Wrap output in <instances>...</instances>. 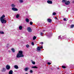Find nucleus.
I'll list each match as a JSON object with an SVG mask.
<instances>
[{
  "label": "nucleus",
  "mask_w": 74,
  "mask_h": 74,
  "mask_svg": "<svg viewBox=\"0 0 74 74\" xmlns=\"http://www.w3.org/2000/svg\"><path fill=\"white\" fill-rule=\"evenodd\" d=\"M19 29L20 30H22V26H20L19 27Z\"/></svg>",
  "instance_id": "obj_19"
},
{
  "label": "nucleus",
  "mask_w": 74,
  "mask_h": 74,
  "mask_svg": "<svg viewBox=\"0 0 74 74\" xmlns=\"http://www.w3.org/2000/svg\"><path fill=\"white\" fill-rule=\"evenodd\" d=\"M11 50L12 51V52H13L14 53V52H15V49H14V48H12L11 49Z\"/></svg>",
  "instance_id": "obj_16"
},
{
  "label": "nucleus",
  "mask_w": 74,
  "mask_h": 74,
  "mask_svg": "<svg viewBox=\"0 0 74 74\" xmlns=\"http://www.w3.org/2000/svg\"><path fill=\"white\" fill-rule=\"evenodd\" d=\"M14 67L16 69H18V66L16 65L14 66Z\"/></svg>",
  "instance_id": "obj_12"
},
{
  "label": "nucleus",
  "mask_w": 74,
  "mask_h": 74,
  "mask_svg": "<svg viewBox=\"0 0 74 74\" xmlns=\"http://www.w3.org/2000/svg\"><path fill=\"white\" fill-rule=\"evenodd\" d=\"M5 71H6V69H5V68H2L1 70V71H2V72H5Z\"/></svg>",
  "instance_id": "obj_8"
},
{
  "label": "nucleus",
  "mask_w": 74,
  "mask_h": 74,
  "mask_svg": "<svg viewBox=\"0 0 74 74\" xmlns=\"http://www.w3.org/2000/svg\"><path fill=\"white\" fill-rule=\"evenodd\" d=\"M27 30L29 32H32V29L30 27H28L27 28Z\"/></svg>",
  "instance_id": "obj_6"
},
{
  "label": "nucleus",
  "mask_w": 74,
  "mask_h": 74,
  "mask_svg": "<svg viewBox=\"0 0 74 74\" xmlns=\"http://www.w3.org/2000/svg\"><path fill=\"white\" fill-rule=\"evenodd\" d=\"M11 7H12V8H14L15 7V5H14V4H12L11 5Z\"/></svg>",
  "instance_id": "obj_15"
},
{
  "label": "nucleus",
  "mask_w": 74,
  "mask_h": 74,
  "mask_svg": "<svg viewBox=\"0 0 74 74\" xmlns=\"http://www.w3.org/2000/svg\"><path fill=\"white\" fill-rule=\"evenodd\" d=\"M19 14H17L16 15V18H19Z\"/></svg>",
  "instance_id": "obj_21"
},
{
  "label": "nucleus",
  "mask_w": 74,
  "mask_h": 74,
  "mask_svg": "<svg viewBox=\"0 0 74 74\" xmlns=\"http://www.w3.org/2000/svg\"><path fill=\"white\" fill-rule=\"evenodd\" d=\"M0 34H4V32L2 31H0Z\"/></svg>",
  "instance_id": "obj_17"
},
{
  "label": "nucleus",
  "mask_w": 74,
  "mask_h": 74,
  "mask_svg": "<svg viewBox=\"0 0 74 74\" xmlns=\"http://www.w3.org/2000/svg\"><path fill=\"white\" fill-rule=\"evenodd\" d=\"M4 19V20H5V18Z\"/></svg>",
  "instance_id": "obj_39"
},
{
  "label": "nucleus",
  "mask_w": 74,
  "mask_h": 74,
  "mask_svg": "<svg viewBox=\"0 0 74 74\" xmlns=\"http://www.w3.org/2000/svg\"><path fill=\"white\" fill-rule=\"evenodd\" d=\"M29 72L30 73H33V71L30 70Z\"/></svg>",
  "instance_id": "obj_30"
},
{
  "label": "nucleus",
  "mask_w": 74,
  "mask_h": 74,
  "mask_svg": "<svg viewBox=\"0 0 74 74\" xmlns=\"http://www.w3.org/2000/svg\"><path fill=\"white\" fill-rule=\"evenodd\" d=\"M43 48V47L42 46L40 47V49L41 48V49H42V48Z\"/></svg>",
  "instance_id": "obj_35"
},
{
  "label": "nucleus",
  "mask_w": 74,
  "mask_h": 74,
  "mask_svg": "<svg viewBox=\"0 0 74 74\" xmlns=\"http://www.w3.org/2000/svg\"><path fill=\"white\" fill-rule=\"evenodd\" d=\"M37 66H33L32 67V69H37Z\"/></svg>",
  "instance_id": "obj_14"
},
{
  "label": "nucleus",
  "mask_w": 74,
  "mask_h": 74,
  "mask_svg": "<svg viewBox=\"0 0 74 74\" xmlns=\"http://www.w3.org/2000/svg\"><path fill=\"white\" fill-rule=\"evenodd\" d=\"M56 13L55 12H53V15H56Z\"/></svg>",
  "instance_id": "obj_27"
},
{
  "label": "nucleus",
  "mask_w": 74,
  "mask_h": 74,
  "mask_svg": "<svg viewBox=\"0 0 74 74\" xmlns=\"http://www.w3.org/2000/svg\"><path fill=\"white\" fill-rule=\"evenodd\" d=\"M30 24L31 25H32L33 24V23H32V22L31 21L30 23Z\"/></svg>",
  "instance_id": "obj_29"
},
{
  "label": "nucleus",
  "mask_w": 74,
  "mask_h": 74,
  "mask_svg": "<svg viewBox=\"0 0 74 74\" xmlns=\"http://www.w3.org/2000/svg\"><path fill=\"white\" fill-rule=\"evenodd\" d=\"M32 63L33 64H36V63L34 61H33L32 62Z\"/></svg>",
  "instance_id": "obj_28"
},
{
  "label": "nucleus",
  "mask_w": 74,
  "mask_h": 74,
  "mask_svg": "<svg viewBox=\"0 0 74 74\" xmlns=\"http://www.w3.org/2000/svg\"><path fill=\"white\" fill-rule=\"evenodd\" d=\"M36 36H34L33 37V40H36Z\"/></svg>",
  "instance_id": "obj_20"
},
{
  "label": "nucleus",
  "mask_w": 74,
  "mask_h": 74,
  "mask_svg": "<svg viewBox=\"0 0 74 74\" xmlns=\"http://www.w3.org/2000/svg\"><path fill=\"white\" fill-rule=\"evenodd\" d=\"M70 3V1H68L65 2V4L66 5H69Z\"/></svg>",
  "instance_id": "obj_5"
},
{
  "label": "nucleus",
  "mask_w": 74,
  "mask_h": 74,
  "mask_svg": "<svg viewBox=\"0 0 74 74\" xmlns=\"http://www.w3.org/2000/svg\"><path fill=\"white\" fill-rule=\"evenodd\" d=\"M62 68H63V69H66V66H62Z\"/></svg>",
  "instance_id": "obj_26"
},
{
  "label": "nucleus",
  "mask_w": 74,
  "mask_h": 74,
  "mask_svg": "<svg viewBox=\"0 0 74 74\" xmlns=\"http://www.w3.org/2000/svg\"><path fill=\"white\" fill-rule=\"evenodd\" d=\"M26 47H27V48H29L30 47V46H29V45H26Z\"/></svg>",
  "instance_id": "obj_23"
},
{
  "label": "nucleus",
  "mask_w": 74,
  "mask_h": 74,
  "mask_svg": "<svg viewBox=\"0 0 74 74\" xmlns=\"http://www.w3.org/2000/svg\"><path fill=\"white\" fill-rule=\"evenodd\" d=\"M74 27V25H71V28H73V27Z\"/></svg>",
  "instance_id": "obj_24"
},
{
  "label": "nucleus",
  "mask_w": 74,
  "mask_h": 74,
  "mask_svg": "<svg viewBox=\"0 0 74 74\" xmlns=\"http://www.w3.org/2000/svg\"><path fill=\"white\" fill-rule=\"evenodd\" d=\"M48 21L49 22H50V23H51V22H52V20H51L49 18H48Z\"/></svg>",
  "instance_id": "obj_13"
},
{
  "label": "nucleus",
  "mask_w": 74,
  "mask_h": 74,
  "mask_svg": "<svg viewBox=\"0 0 74 74\" xmlns=\"http://www.w3.org/2000/svg\"><path fill=\"white\" fill-rule=\"evenodd\" d=\"M55 19H57V18H56V17H55Z\"/></svg>",
  "instance_id": "obj_36"
},
{
  "label": "nucleus",
  "mask_w": 74,
  "mask_h": 74,
  "mask_svg": "<svg viewBox=\"0 0 74 74\" xmlns=\"http://www.w3.org/2000/svg\"><path fill=\"white\" fill-rule=\"evenodd\" d=\"M19 1L20 3H23V1L22 0H19Z\"/></svg>",
  "instance_id": "obj_22"
},
{
  "label": "nucleus",
  "mask_w": 74,
  "mask_h": 74,
  "mask_svg": "<svg viewBox=\"0 0 74 74\" xmlns=\"http://www.w3.org/2000/svg\"><path fill=\"white\" fill-rule=\"evenodd\" d=\"M47 64H49V65H50V64H51V63L50 62H47Z\"/></svg>",
  "instance_id": "obj_34"
},
{
  "label": "nucleus",
  "mask_w": 74,
  "mask_h": 74,
  "mask_svg": "<svg viewBox=\"0 0 74 74\" xmlns=\"http://www.w3.org/2000/svg\"><path fill=\"white\" fill-rule=\"evenodd\" d=\"M29 69V68L28 67H26V68L24 69V71H27V70H28Z\"/></svg>",
  "instance_id": "obj_11"
},
{
  "label": "nucleus",
  "mask_w": 74,
  "mask_h": 74,
  "mask_svg": "<svg viewBox=\"0 0 74 74\" xmlns=\"http://www.w3.org/2000/svg\"><path fill=\"white\" fill-rule=\"evenodd\" d=\"M13 73V71L12 70H11L9 71V74H12Z\"/></svg>",
  "instance_id": "obj_10"
},
{
  "label": "nucleus",
  "mask_w": 74,
  "mask_h": 74,
  "mask_svg": "<svg viewBox=\"0 0 74 74\" xmlns=\"http://www.w3.org/2000/svg\"><path fill=\"white\" fill-rule=\"evenodd\" d=\"M47 2L48 4H52V1L48 0Z\"/></svg>",
  "instance_id": "obj_7"
},
{
  "label": "nucleus",
  "mask_w": 74,
  "mask_h": 74,
  "mask_svg": "<svg viewBox=\"0 0 74 74\" xmlns=\"http://www.w3.org/2000/svg\"><path fill=\"white\" fill-rule=\"evenodd\" d=\"M25 21L27 22H29V20L28 18H26Z\"/></svg>",
  "instance_id": "obj_18"
},
{
  "label": "nucleus",
  "mask_w": 74,
  "mask_h": 74,
  "mask_svg": "<svg viewBox=\"0 0 74 74\" xmlns=\"http://www.w3.org/2000/svg\"><path fill=\"white\" fill-rule=\"evenodd\" d=\"M4 18H5V15H3L0 18V21L2 23H7V21L3 19Z\"/></svg>",
  "instance_id": "obj_2"
},
{
  "label": "nucleus",
  "mask_w": 74,
  "mask_h": 74,
  "mask_svg": "<svg viewBox=\"0 0 74 74\" xmlns=\"http://www.w3.org/2000/svg\"><path fill=\"white\" fill-rule=\"evenodd\" d=\"M57 69H59V68H57Z\"/></svg>",
  "instance_id": "obj_40"
},
{
  "label": "nucleus",
  "mask_w": 74,
  "mask_h": 74,
  "mask_svg": "<svg viewBox=\"0 0 74 74\" xmlns=\"http://www.w3.org/2000/svg\"><path fill=\"white\" fill-rule=\"evenodd\" d=\"M32 45H34V42H32Z\"/></svg>",
  "instance_id": "obj_33"
},
{
  "label": "nucleus",
  "mask_w": 74,
  "mask_h": 74,
  "mask_svg": "<svg viewBox=\"0 0 74 74\" xmlns=\"http://www.w3.org/2000/svg\"><path fill=\"white\" fill-rule=\"evenodd\" d=\"M64 21H67V20H66V18H64Z\"/></svg>",
  "instance_id": "obj_31"
},
{
  "label": "nucleus",
  "mask_w": 74,
  "mask_h": 74,
  "mask_svg": "<svg viewBox=\"0 0 74 74\" xmlns=\"http://www.w3.org/2000/svg\"><path fill=\"white\" fill-rule=\"evenodd\" d=\"M6 68L7 70H10V67L9 65H8L6 66Z\"/></svg>",
  "instance_id": "obj_4"
},
{
  "label": "nucleus",
  "mask_w": 74,
  "mask_h": 74,
  "mask_svg": "<svg viewBox=\"0 0 74 74\" xmlns=\"http://www.w3.org/2000/svg\"><path fill=\"white\" fill-rule=\"evenodd\" d=\"M24 56L23 54V51L22 50H20L18 51V53L16 56V58H23Z\"/></svg>",
  "instance_id": "obj_1"
},
{
  "label": "nucleus",
  "mask_w": 74,
  "mask_h": 74,
  "mask_svg": "<svg viewBox=\"0 0 74 74\" xmlns=\"http://www.w3.org/2000/svg\"><path fill=\"white\" fill-rule=\"evenodd\" d=\"M12 9L13 11H18V9L15 8H12Z\"/></svg>",
  "instance_id": "obj_3"
},
{
  "label": "nucleus",
  "mask_w": 74,
  "mask_h": 74,
  "mask_svg": "<svg viewBox=\"0 0 74 74\" xmlns=\"http://www.w3.org/2000/svg\"><path fill=\"white\" fill-rule=\"evenodd\" d=\"M38 51H41V49H40V47H38V48L36 49Z\"/></svg>",
  "instance_id": "obj_9"
},
{
  "label": "nucleus",
  "mask_w": 74,
  "mask_h": 74,
  "mask_svg": "<svg viewBox=\"0 0 74 74\" xmlns=\"http://www.w3.org/2000/svg\"><path fill=\"white\" fill-rule=\"evenodd\" d=\"M25 74H28L27 73H26Z\"/></svg>",
  "instance_id": "obj_41"
},
{
  "label": "nucleus",
  "mask_w": 74,
  "mask_h": 74,
  "mask_svg": "<svg viewBox=\"0 0 74 74\" xmlns=\"http://www.w3.org/2000/svg\"><path fill=\"white\" fill-rule=\"evenodd\" d=\"M66 1H67V0H62V3H64L65 2H66Z\"/></svg>",
  "instance_id": "obj_25"
},
{
  "label": "nucleus",
  "mask_w": 74,
  "mask_h": 74,
  "mask_svg": "<svg viewBox=\"0 0 74 74\" xmlns=\"http://www.w3.org/2000/svg\"><path fill=\"white\" fill-rule=\"evenodd\" d=\"M42 44H43V42H41Z\"/></svg>",
  "instance_id": "obj_37"
},
{
  "label": "nucleus",
  "mask_w": 74,
  "mask_h": 74,
  "mask_svg": "<svg viewBox=\"0 0 74 74\" xmlns=\"http://www.w3.org/2000/svg\"><path fill=\"white\" fill-rule=\"evenodd\" d=\"M43 32H45V30H43Z\"/></svg>",
  "instance_id": "obj_42"
},
{
  "label": "nucleus",
  "mask_w": 74,
  "mask_h": 74,
  "mask_svg": "<svg viewBox=\"0 0 74 74\" xmlns=\"http://www.w3.org/2000/svg\"><path fill=\"white\" fill-rule=\"evenodd\" d=\"M42 34H43V33L42 32H40V35L42 36Z\"/></svg>",
  "instance_id": "obj_32"
},
{
  "label": "nucleus",
  "mask_w": 74,
  "mask_h": 74,
  "mask_svg": "<svg viewBox=\"0 0 74 74\" xmlns=\"http://www.w3.org/2000/svg\"><path fill=\"white\" fill-rule=\"evenodd\" d=\"M73 3H74V1H73Z\"/></svg>",
  "instance_id": "obj_38"
}]
</instances>
